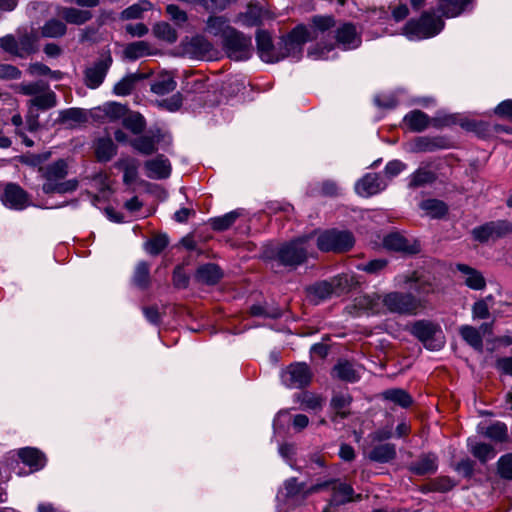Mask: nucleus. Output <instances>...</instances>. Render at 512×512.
I'll list each match as a JSON object with an SVG mask.
<instances>
[{
	"mask_svg": "<svg viewBox=\"0 0 512 512\" xmlns=\"http://www.w3.org/2000/svg\"><path fill=\"white\" fill-rule=\"evenodd\" d=\"M39 173L43 180L42 190L45 194H66L78 188L77 179L65 180L68 175V163L64 159L41 166Z\"/></svg>",
	"mask_w": 512,
	"mask_h": 512,
	"instance_id": "obj_1",
	"label": "nucleus"
},
{
	"mask_svg": "<svg viewBox=\"0 0 512 512\" xmlns=\"http://www.w3.org/2000/svg\"><path fill=\"white\" fill-rule=\"evenodd\" d=\"M314 254V242L311 235L302 236L282 244L276 252V260L284 266L296 267Z\"/></svg>",
	"mask_w": 512,
	"mask_h": 512,
	"instance_id": "obj_2",
	"label": "nucleus"
},
{
	"mask_svg": "<svg viewBox=\"0 0 512 512\" xmlns=\"http://www.w3.org/2000/svg\"><path fill=\"white\" fill-rule=\"evenodd\" d=\"M444 28V21L433 13L424 12L419 19H410L402 28L409 40H422L436 36Z\"/></svg>",
	"mask_w": 512,
	"mask_h": 512,
	"instance_id": "obj_3",
	"label": "nucleus"
},
{
	"mask_svg": "<svg viewBox=\"0 0 512 512\" xmlns=\"http://www.w3.org/2000/svg\"><path fill=\"white\" fill-rule=\"evenodd\" d=\"M38 36L33 31L18 30L16 35L8 34L0 38V48L5 52L25 58L37 51Z\"/></svg>",
	"mask_w": 512,
	"mask_h": 512,
	"instance_id": "obj_4",
	"label": "nucleus"
},
{
	"mask_svg": "<svg viewBox=\"0 0 512 512\" xmlns=\"http://www.w3.org/2000/svg\"><path fill=\"white\" fill-rule=\"evenodd\" d=\"M222 46L227 56L236 61L247 60L252 55L251 37L233 28L222 40Z\"/></svg>",
	"mask_w": 512,
	"mask_h": 512,
	"instance_id": "obj_5",
	"label": "nucleus"
},
{
	"mask_svg": "<svg viewBox=\"0 0 512 512\" xmlns=\"http://www.w3.org/2000/svg\"><path fill=\"white\" fill-rule=\"evenodd\" d=\"M409 330L413 336L430 350H439L444 344V336L441 327L432 321H415Z\"/></svg>",
	"mask_w": 512,
	"mask_h": 512,
	"instance_id": "obj_6",
	"label": "nucleus"
},
{
	"mask_svg": "<svg viewBox=\"0 0 512 512\" xmlns=\"http://www.w3.org/2000/svg\"><path fill=\"white\" fill-rule=\"evenodd\" d=\"M355 243L354 236L349 231L327 230L317 238V247L323 252L342 253L350 250Z\"/></svg>",
	"mask_w": 512,
	"mask_h": 512,
	"instance_id": "obj_7",
	"label": "nucleus"
},
{
	"mask_svg": "<svg viewBox=\"0 0 512 512\" xmlns=\"http://www.w3.org/2000/svg\"><path fill=\"white\" fill-rule=\"evenodd\" d=\"M311 32L304 25H298L295 27L285 38L282 39L279 51L281 60L286 57H292L298 60L302 54L303 45L311 40Z\"/></svg>",
	"mask_w": 512,
	"mask_h": 512,
	"instance_id": "obj_8",
	"label": "nucleus"
},
{
	"mask_svg": "<svg viewBox=\"0 0 512 512\" xmlns=\"http://www.w3.org/2000/svg\"><path fill=\"white\" fill-rule=\"evenodd\" d=\"M384 306L392 313L413 315L422 306L421 301L409 293L391 292L383 298Z\"/></svg>",
	"mask_w": 512,
	"mask_h": 512,
	"instance_id": "obj_9",
	"label": "nucleus"
},
{
	"mask_svg": "<svg viewBox=\"0 0 512 512\" xmlns=\"http://www.w3.org/2000/svg\"><path fill=\"white\" fill-rule=\"evenodd\" d=\"M113 63L109 50L103 52L100 57L84 70V83L90 89H97L104 82V79Z\"/></svg>",
	"mask_w": 512,
	"mask_h": 512,
	"instance_id": "obj_10",
	"label": "nucleus"
},
{
	"mask_svg": "<svg viewBox=\"0 0 512 512\" xmlns=\"http://www.w3.org/2000/svg\"><path fill=\"white\" fill-rule=\"evenodd\" d=\"M312 372L306 363H293L281 373L282 383L290 389H301L309 385Z\"/></svg>",
	"mask_w": 512,
	"mask_h": 512,
	"instance_id": "obj_11",
	"label": "nucleus"
},
{
	"mask_svg": "<svg viewBox=\"0 0 512 512\" xmlns=\"http://www.w3.org/2000/svg\"><path fill=\"white\" fill-rule=\"evenodd\" d=\"M512 233V222L497 220L487 222L472 230V235L479 242H487L490 239H497Z\"/></svg>",
	"mask_w": 512,
	"mask_h": 512,
	"instance_id": "obj_12",
	"label": "nucleus"
},
{
	"mask_svg": "<svg viewBox=\"0 0 512 512\" xmlns=\"http://www.w3.org/2000/svg\"><path fill=\"white\" fill-rule=\"evenodd\" d=\"M331 491V498L329 499L327 506L323 509V512H330L332 507L340 506L352 501H360L362 499L361 494L354 493V489L351 485L339 480H334Z\"/></svg>",
	"mask_w": 512,
	"mask_h": 512,
	"instance_id": "obj_13",
	"label": "nucleus"
},
{
	"mask_svg": "<svg viewBox=\"0 0 512 512\" xmlns=\"http://www.w3.org/2000/svg\"><path fill=\"white\" fill-rule=\"evenodd\" d=\"M387 184L377 173H367L355 183V192L361 197H370L383 191Z\"/></svg>",
	"mask_w": 512,
	"mask_h": 512,
	"instance_id": "obj_14",
	"label": "nucleus"
},
{
	"mask_svg": "<svg viewBox=\"0 0 512 512\" xmlns=\"http://www.w3.org/2000/svg\"><path fill=\"white\" fill-rule=\"evenodd\" d=\"M257 52L266 63H275L281 60L279 51L274 47L270 34L259 30L256 33Z\"/></svg>",
	"mask_w": 512,
	"mask_h": 512,
	"instance_id": "obj_15",
	"label": "nucleus"
},
{
	"mask_svg": "<svg viewBox=\"0 0 512 512\" xmlns=\"http://www.w3.org/2000/svg\"><path fill=\"white\" fill-rule=\"evenodd\" d=\"M146 176L151 179H166L170 176L172 167L169 159L158 155L144 163Z\"/></svg>",
	"mask_w": 512,
	"mask_h": 512,
	"instance_id": "obj_16",
	"label": "nucleus"
},
{
	"mask_svg": "<svg viewBox=\"0 0 512 512\" xmlns=\"http://www.w3.org/2000/svg\"><path fill=\"white\" fill-rule=\"evenodd\" d=\"M2 202L11 209L23 210L28 206V196L20 186L8 184L4 190Z\"/></svg>",
	"mask_w": 512,
	"mask_h": 512,
	"instance_id": "obj_17",
	"label": "nucleus"
},
{
	"mask_svg": "<svg viewBox=\"0 0 512 512\" xmlns=\"http://www.w3.org/2000/svg\"><path fill=\"white\" fill-rule=\"evenodd\" d=\"M162 135L159 130L141 135L130 142V145L140 154L151 155L157 151V145L161 141Z\"/></svg>",
	"mask_w": 512,
	"mask_h": 512,
	"instance_id": "obj_18",
	"label": "nucleus"
},
{
	"mask_svg": "<svg viewBox=\"0 0 512 512\" xmlns=\"http://www.w3.org/2000/svg\"><path fill=\"white\" fill-rule=\"evenodd\" d=\"M336 40L344 50L357 48L361 43V39L356 32L355 26L350 23L343 24L337 29Z\"/></svg>",
	"mask_w": 512,
	"mask_h": 512,
	"instance_id": "obj_19",
	"label": "nucleus"
},
{
	"mask_svg": "<svg viewBox=\"0 0 512 512\" xmlns=\"http://www.w3.org/2000/svg\"><path fill=\"white\" fill-rule=\"evenodd\" d=\"M383 245L386 249L405 252V253H416L418 248L415 244H411L408 239L399 233H391L384 237Z\"/></svg>",
	"mask_w": 512,
	"mask_h": 512,
	"instance_id": "obj_20",
	"label": "nucleus"
},
{
	"mask_svg": "<svg viewBox=\"0 0 512 512\" xmlns=\"http://www.w3.org/2000/svg\"><path fill=\"white\" fill-rule=\"evenodd\" d=\"M57 12L67 23L73 25H83L93 17L89 10H81L75 7H59Z\"/></svg>",
	"mask_w": 512,
	"mask_h": 512,
	"instance_id": "obj_21",
	"label": "nucleus"
},
{
	"mask_svg": "<svg viewBox=\"0 0 512 512\" xmlns=\"http://www.w3.org/2000/svg\"><path fill=\"white\" fill-rule=\"evenodd\" d=\"M18 456L24 464L31 467L34 471L42 469L46 463L44 454L36 448H21L18 451Z\"/></svg>",
	"mask_w": 512,
	"mask_h": 512,
	"instance_id": "obj_22",
	"label": "nucleus"
},
{
	"mask_svg": "<svg viewBox=\"0 0 512 512\" xmlns=\"http://www.w3.org/2000/svg\"><path fill=\"white\" fill-rule=\"evenodd\" d=\"M457 270L460 271L464 276V283L473 290H482L486 286V281L481 272L478 270L465 265L458 264Z\"/></svg>",
	"mask_w": 512,
	"mask_h": 512,
	"instance_id": "obj_23",
	"label": "nucleus"
},
{
	"mask_svg": "<svg viewBox=\"0 0 512 512\" xmlns=\"http://www.w3.org/2000/svg\"><path fill=\"white\" fill-rule=\"evenodd\" d=\"M438 468V459L435 454L422 455L417 461L411 464V471L416 475L433 474Z\"/></svg>",
	"mask_w": 512,
	"mask_h": 512,
	"instance_id": "obj_24",
	"label": "nucleus"
},
{
	"mask_svg": "<svg viewBox=\"0 0 512 512\" xmlns=\"http://www.w3.org/2000/svg\"><path fill=\"white\" fill-rule=\"evenodd\" d=\"M233 27L228 24V20L223 16H209L206 20L205 31L213 36L221 37L223 40L228 34V30Z\"/></svg>",
	"mask_w": 512,
	"mask_h": 512,
	"instance_id": "obj_25",
	"label": "nucleus"
},
{
	"mask_svg": "<svg viewBox=\"0 0 512 512\" xmlns=\"http://www.w3.org/2000/svg\"><path fill=\"white\" fill-rule=\"evenodd\" d=\"M396 457V446L392 443L379 444L374 446L368 454L371 461L387 463Z\"/></svg>",
	"mask_w": 512,
	"mask_h": 512,
	"instance_id": "obj_26",
	"label": "nucleus"
},
{
	"mask_svg": "<svg viewBox=\"0 0 512 512\" xmlns=\"http://www.w3.org/2000/svg\"><path fill=\"white\" fill-rule=\"evenodd\" d=\"M221 277V270L217 265L212 263L200 266L196 272L197 281L208 285L216 284Z\"/></svg>",
	"mask_w": 512,
	"mask_h": 512,
	"instance_id": "obj_27",
	"label": "nucleus"
},
{
	"mask_svg": "<svg viewBox=\"0 0 512 512\" xmlns=\"http://www.w3.org/2000/svg\"><path fill=\"white\" fill-rule=\"evenodd\" d=\"M404 122L410 130L421 132L430 125L431 119L421 110H413L405 115Z\"/></svg>",
	"mask_w": 512,
	"mask_h": 512,
	"instance_id": "obj_28",
	"label": "nucleus"
},
{
	"mask_svg": "<svg viewBox=\"0 0 512 512\" xmlns=\"http://www.w3.org/2000/svg\"><path fill=\"white\" fill-rule=\"evenodd\" d=\"M436 173L430 170L428 167H419L409 176V188H418L431 184L436 180Z\"/></svg>",
	"mask_w": 512,
	"mask_h": 512,
	"instance_id": "obj_29",
	"label": "nucleus"
},
{
	"mask_svg": "<svg viewBox=\"0 0 512 512\" xmlns=\"http://www.w3.org/2000/svg\"><path fill=\"white\" fill-rule=\"evenodd\" d=\"M263 10L256 4H249L244 13L238 15L237 21L246 27L258 26L261 24Z\"/></svg>",
	"mask_w": 512,
	"mask_h": 512,
	"instance_id": "obj_30",
	"label": "nucleus"
},
{
	"mask_svg": "<svg viewBox=\"0 0 512 512\" xmlns=\"http://www.w3.org/2000/svg\"><path fill=\"white\" fill-rule=\"evenodd\" d=\"M471 0H439V11L448 18L459 16Z\"/></svg>",
	"mask_w": 512,
	"mask_h": 512,
	"instance_id": "obj_31",
	"label": "nucleus"
},
{
	"mask_svg": "<svg viewBox=\"0 0 512 512\" xmlns=\"http://www.w3.org/2000/svg\"><path fill=\"white\" fill-rule=\"evenodd\" d=\"M333 292L335 296H341L351 291L357 284L353 275L341 274L331 279Z\"/></svg>",
	"mask_w": 512,
	"mask_h": 512,
	"instance_id": "obj_32",
	"label": "nucleus"
},
{
	"mask_svg": "<svg viewBox=\"0 0 512 512\" xmlns=\"http://www.w3.org/2000/svg\"><path fill=\"white\" fill-rule=\"evenodd\" d=\"M459 333L463 340L475 350H483V339L478 329L470 325H463L460 327Z\"/></svg>",
	"mask_w": 512,
	"mask_h": 512,
	"instance_id": "obj_33",
	"label": "nucleus"
},
{
	"mask_svg": "<svg viewBox=\"0 0 512 512\" xmlns=\"http://www.w3.org/2000/svg\"><path fill=\"white\" fill-rule=\"evenodd\" d=\"M67 32L66 24L59 19H49L41 27V35L45 38H60Z\"/></svg>",
	"mask_w": 512,
	"mask_h": 512,
	"instance_id": "obj_34",
	"label": "nucleus"
},
{
	"mask_svg": "<svg viewBox=\"0 0 512 512\" xmlns=\"http://www.w3.org/2000/svg\"><path fill=\"white\" fill-rule=\"evenodd\" d=\"M352 402V397L347 392L336 393L331 399V407L336 411V416L341 419L346 418L350 412L347 408Z\"/></svg>",
	"mask_w": 512,
	"mask_h": 512,
	"instance_id": "obj_35",
	"label": "nucleus"
},
{
	"mask_svg": "<svg viewBox=\"0 0 512 512\" xmlns=\"http://www.w3.org/2000/svg\"><path fill=\"white\" fill-rule=\"evenodd\" d=\"M420 208L432 218H441L447 211V205L438 199H427L420 203Z\"/></svg>",
	"mask_w": 512,
	"mask_h": 512,
	"instance_id": "obj_36",
	"label": "nucleus"
},
{
	"mask_svg": "<svg viewBox=\"0 0 512 512\" xmlns=\"http://www.w3.org/2000/svg\"><path fill=\"white\" fill-rule=\"evenodd\" d=\"M57 104V97L56 94L49 90V88L37 95L36 97L29 100V105L37 107L41 110H47L50 108L55 107Z\"/></svg>",
	"mask_w": 512,
	"mask_h": 512,
	"instance_id": "obj_37",
	"label": "nucleus"
},
{
	"mask_svg": "<svg viewBox=\"0 0 512 512\" xmlns=\"http://www.w3.org/2000/svg\"><path fill=\"white\" fill-rule=\"evenodd\" d=\"M385 400L391 401L403 408L412 404L411 396L403 389H388L382 393Z\"/></svg>",
	"mask_w": 512,
	"mask_h": 512,
	"instance_id": "obj_38",
	"label": "nucleus"
},
{
	"mask_svg": "<svg viewBox=\"0 0 512 512\" xmlns=\"http://www.w3.org/2000/svg\"><path fill=\"white\" fill-rule=\"evenodd\" d=\"M307 291L311 297L320 301L335 296L331 280L318 282L310 286Z\"/></svg>",
	"mask_w": 512,
	"mask_h": 512,
	"instance_id": "obj_39",
	"label": "nucleus"
},
{
	"mask_svg": "<svg viewBox=\"0 0 512 512\" xmlns=\"http://www.w3.org/2000/svg\"><path fill=\"white\" fill-rule=\"evenodd\" d=\"M188 47L192 53L201 57H204L213 51V44L201 35L193 37L190 40Z\"/></svg>",
	"mask_w": 512,
	"mask_h": 512,
	"instance_id": "obj_40",
	"label": "nucleus"
},
{
	"mask_svg": "<svg viewBox=\"0 0 512 512\" xmlns=\"http://www.w3.org/2000/svg\"><path fill=\"white\" fill-rule=\"evenodd\" d=\"M398 284L414 283L411 289L415 290L419 294H428L431 291V285L425 281H421L420 277L416 272H413L410 276L399 275L396 277Z\"/></svg>",
	"mask_w": 512,
	"mask_h": 512,
	"instance_id": "obj_41",
	"label": "nucleus"
},
{
	"mask_svg": "<svg viewBox=\"0 0 512 512\" xmlns=\"http://www.w3.org/2000/svg\"><path fill=\"white\" fill-rule=\"evenodd\" d=\"M335 377L347 381L356 382L359 379L358 372L354 369L353 365L347 361L339 362L333 369Z\"/></svg>",
	"mask_w": 512,
	"mask_h": 512,
	"instance_id": "obj_42",
	"label": "nucleus"
},
{
	"mask_svg": "<svg viewBox=\"0 0 512 512\" xmlns=\"http://www.w3.org/2000/svg\"><path fill=\"white\" fill-rule=\"evenodd\" d=\"M95 152L98 160L108 161L116 154V146L110 138H102L97 141Z\"/></svg>",
	"mask_w": 512,
	"mask_h": 512,
	"instance_id": "obj_43",
	"label": "nucleus"
},
{
	"mask_svg": "<svg viewBox=\"0 0 512 512\" xmlns=\"http://www.w3.org/2000/svg\"><path fill=\"white\" fill-rule=\"evenodd\" d=\"M238 210L226 213L223 216L215 217L210 220L211 227L216 231H224L230 228L240 216Z\"/></svg>",
	"mask_w": 512,
	"mask_h": 512,
	"instance_id": "obj_44",
	"label": "nucleus"
},
{
	"mask_svg": "<svg viewBox=\"0 0 512 512\" xmlns=\"http://www.w3.org/2000/svg\"><path fill=\"white\" fill-rule=\"evenodd\" d=\"M176 88V82L170 75L159 77L151 85V91L158 95H165L172 92Z\"/></svg>",
	"mask_w": 512,
	"mask_h": 512,
	"instance_id": "obj_45",
	"label": "nucleus"
},
{
	"mask_svg": "<svg viewBox=\"0 0 512 512\" xmlns=\"http://www.w3.org/2000/svg\"><path fill=\"white\" fill-rule=\"evenodd\" d=\"M306 489L305 483L298 482L295 477L289 478L284 482L285 497L287 498H296L301 496L302 499H305L306 497H304V492Z\"/></svg>",
	"mask_w": 512,
	"mask_h": 512,
	"instance_id": "obj_46",
	"label": "nucleus"
},
{
	"mask_svg": "<svg viewBox=\"0 0 512 512\" xmlns=\"http://www.w3.org/2000/svg\"><path fill=\"white\" fill-rule=\"evenodd\" d=\"M149 270V265L146 262H139L134 270L133 283L140 288L147 287L150 280Z\"/></svg>",
	"mask_w": 512,
	"mask_h": 512,
	"instance_id": "obj_47",
	"label": "nucleus"
},
{
	"mask_svg": "<svg viewBox=\"0 0 512 512\" xmlns=\"http://www.w3.org/2000/svg\"><path fill=\"white\" fill-rule=\"evenodd\" d=\"M48 89V84L43 81H36L30 83H20L16 86L17 92L36 97L40 93L46 91Z\"/></svg>",
	"mask_w": 512,
	"mask_h": 512,
	"instance_id": "obj_48",
	"label": "nucleus"
},
{
	"mask_svg": "<svg viewBox=\"0 0 512 512\" xmlns=\"http://www.w3.org/2000/svg\"><path fill=\"white\" fill-rule=\"evenodd\" d=\"M154 33L156 37L169 43L176 42L178 34L176 30L166 22L158 23L154 26Z\"/></svg>",
	"mask_w": 512,
	"mask_h": 512,
	"instance_id": "obj_49",
	"label": "nucleus"
},
{
	"mask_svg": "<svg viewBox=\"0 0 512 512\" xmlns=\"http://www.w3.org/2000/svg\"><path fill=\"white\" fill-rule=\"evenodd\" d=\"M441 147L437 138L418 137L414 141L412 150L414 152H432Z\"/></svg>",
	"mask_w": 512,
	"mask_h": 512,
	"instance_id": "obj_50",
	"label": "nucleus"
},
{
	"mask_svg": "<svg viewBox=\"0 0 512 512\" xmlns=\"http://www.w3.org/2000/svg\"><path fill=\"white\" fill-rule=\"evenodd\" d=\"M137 80L136 75L130 74L122 78L120 81H118L113 88L114 94L117 96H126L129 95L135 85V82Z\"/></svg>",
	"mask_w": 512,
	"mask_h": 512,
	"instance_id": "obj_51",
	"label": "nucleus"
},
{
	"mask_svg": "<svg viewBox=\"0 0 512 512\" xmlns=\"http://www.w3.org/2000/svg\"><path fill=\"white\" fill-rule=\"evenodd\" d=\"M335 25V20L332 16H314L312 19L311 29H308L311 34H314L315 31L325 32L326 30L332 28ZM314 39L317 36L311 35Z\"/></svg>",
	"mask_w": 512,
	"mask_h": 512,
	"instance_id": "obj_52",
	"label": "nucleus"
},
{
	"mask_svg": "<svg viewBox=\"0 0 512 512\" xmlns=\"http://www.w3.org/2000/svg\"><path fill=\"white\" fill-rule=\"evenodd\" d=\"M150 7L151 4L149 1H141L139 3L133 4L122 11L121 18L125 20L138 19L141 17L142 13L149 10Z\"/></svg>",
	"mask_w": 512,
	"mask_h": 512,
	"instance_id": "obj_53",
	"label": "nucleus"
},
{
	"mask_svg": "<svg viewBox=\"0 0 512 512\" xmlns=\"http://www.w3.org/2000/svg\"><path fill=\"white\" fill-rule=\"evenodd\" d=\"M123 125L132 133L140 134L144 130L146 123L142 115L134 113L124 118Z\"/></svg>",
	"mask_w": 512,
	"mask_h": 512,
	"instance_id": "obj_54",
	"label": "nucleus"
},
{
	"mask_svg": "<svg viewBox=\"0 0 512 512\" xmlns=\"http://www.w3.org/2000/svg\"><path fill=\"white\" fill-rule=\"evenodd\" d=\"M148 53V45L143 42H134L126 46L124 49V56L130 60H136Z\"/></svg>",
	"mask_w": 512,
	"mask_h": 512,
	"instance_id": "obj_55",
	"label": "nucleus"
},
{
	"mask_svg": "<svg viewBox=\"0 0 512 512\" xmlns=\"http://www.w3.org/2000/svg\"><path fill=\"white\" fill-rule=\"evenodd\" d=\"M497 470L501 478L512 480V453L505 454L499 458Z\"/></svg>",
	"mask_w": 512,
	"mask_h": 512,
	"instance_id": "obj_56",
	"label": "nucleus"
},
{
	"mask_svg": "<svg viewBox=\"0 0 512 512\" xmlns=\"http://www.w3.org/2000/svg\"><path fill=\"white\" fill-rule=\"evenodd\" d=\"M168 245V238L166 235H158L145 244L146 251L151 255H157L163 251Z\"/></svg>",
	"mask_w": 512,
	"mask_h": 512,
	"instance_id": "obj_57",
	"label": "nucleus"
},
{
	"mask_svg": "<svg viewBox=\"0 0 512 512\" xmlns=\"http://www.w3.org/2000/svg\"><path fill=\"white\" fill-rule=\"evenodd\" d=\"M119 165L122 167L124 172L123 181L126 184L133 183L136 180L138 174L137 163L134 160H125L122 161Z\"/></svg>",
	"mask_w": 512,
	"mask_h": 512,
	"instance_id": "obj_58",
	"label": "nucleus"
},
{
	"mask_svg": "<svg viewBox=\"0 0 512 512\" xmlns=\"http://www.w3.org/2000/svg\"><path fill=\"white\" fill-rule=\"evenodd\" d=\"M472 454L481 462L492 459L495 455L493 448L485 443H477L471 448Z\"/></svg>",
	"mask_w": 512,
	"mask_h": 512,
	"instance_id": "obj_59",
	"label": "nucleus"
},
{
	"mask_svg": "<svg viewBox=\"0 0 512 512\" xmlns=\"http://www.w3.org/2000/svg\"><path fill=\"white\" fill-rule=\"evenodd\" d=\"M61 120L64 122L81 123L86 119L84 110L80 108H69L60 112Z\"/></svg>",
	"mask_w": 512,
	"mask_h": 512,
	"instance_id": "obj_60",
	"label": "nucleus"
},
{
	"mask_svg": "<svg viewBox=\"0 0 512 512\" xmlns=\"http://www.w3.org/2000/svg\"><path fill=\"white\" fill-rule=\"evenodd\" d=\"M166 12L171 20H173L177 25H182L188 20L187 13L180 9L177 5H167Z\"/></svg>",
	"mask_w": 512,
	"mask_h": 512,
	"instance_id": "obj_61",
	"label": "nucleus"
},
{
	"mask_svg": "<svg viewBox=\"0 0 512 512\" xmlns=\"http://www.w3.org/2000/svg\"><path fill=\"white\" fill-rule=\"evenodd\" d=\"M486 434L491 439L502 441L507 436V427L505 424L497 422L488 427Z\"/></svg>",
	"mask_w": 512,
	"mask_h": 512,
	"instance_id": "obj_62",
	"label": "nucleus"
},
{
	"mask_svg": "<svg viewBox=\"0 0 512 512\" xmlns=\"http://www.w3.org/2000/svg\"><path fill=\"white\" fill-rule=\"evenodd\" d=\"M21 75V71L16 66H13L11 64L0 63V79H19Z\"/></svg>",
	"mask_w": 512,
	"mask_h": 512,
	"instance_id": "obj_63",
	"label": "nucleus"
},
{
	"mask_svg": "<svg viewBox=\"0 0 512 512\" xmlns=\"http://www.w3.org/2000/svg\"><path fill=\"white\" fill-rule=\"evenodd\" d=\"M406 168H407V165L404 162L395 159V160L389 161L386 164V166L384 168V173L389 178H394L397 175H399L402 171H404Z\"/></svg>",
	"mask_w": 512,
	"mask_h": 512,
	"instance_id": "obj_64",
	"label": "nucleus"
}]
</instances>
